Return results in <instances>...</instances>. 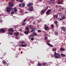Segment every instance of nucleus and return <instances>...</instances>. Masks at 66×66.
I'll use <instances>...</instances> for the list:
<instances>
[{
	"label": "nucleus",
	"mask_w": 66,
	"mask_h": 66,
	"mask_svg": "<svg viewBox=\"0 0 66 66\" xmlns=\"http://www.w3.org/2000/svg\"><path fill=\"white\" fill-rule=\"evenodd\" d=\"M54 55H55V57L56 59L57 58L59 59V58H60V57H61V55H60V54L59 53H54Z\"/></svg>",
	"instance_id": "obj_1"
},
{
	"label": "nucleus",
	"mask_w": 66,
	"mask_h": 66,
	"mask_svg": "<svg viewBox=\"0 0 66 66\" xmlns=\"http://www.w3.org/2000/svg\"><path fill=\"white\" fill-rule=\"evenodd\" d=\"M14 11H12L11 12V14H14V12H15L16 14L17 13V8L16 7H15L14 9Z\"/></svg>",
	"instance_id": "obj_2"
},
{
	"label": "nucleus",
	"mask_w": 66,
	"mask_h": 66,
	"mask_svg": "<svg viewBox=\"0 0 66 66\" xmlns=\"http://www.w3.org/2000/svg\"><path fill=\"white\" fill-rule=\"evenodd\" d=\"M25 6V4L24 3H22L20 4L19 5V6L20 7H24Z\"/></svg>",
	"instance_id": "obj_3"
},
{
	"label": "nucleus",
	"mask_w": 66,
	"mask_h": 66,
	"mask_svg": "<svg viewBox=\"0 0 66 66\" xmlns=\"http://www.w3.org/2000/svg\"><path fill=\"white\" fill-rule=\"evenodd\" d=\"M33 3H30L27 4V7H31L33 6Z\"/></svg>",
	"instance_id": "obj_4"
},
{
	"label": "nucleus",
	"mask_w": 66,
	"mask_h": 66,
	"mask_svg": "<svg viewBox=\"0 0 66 66\" xmlns=\"http://www.w3.org/2000/svg\"><path fill=\"white\" fill-rule=\"evenodd\" d=\"M6 11L7 13H10V11H12V9L9 7H8L7 9H6Z\"/></svg>",
	"instance_id": "obj_5"
},
{
	"label": "nucleus",
	"mask_w": 66,
	"mask_h": 66,
	"mask_svg": "<svg viewBox=\"0 0 66 66\" xmlns=\"http://www.w3.org/2000/svg\"><path fill=\"white\" fill-rule=\"evenodd\" d=\"M51 11H52V9H51L48 10L46 12V15H49L50 12Z\"/></svg>",
	"instance_id": "obj_6"
},
{
	"label": "nucleus",
	"mask_w": 66,
	"mask_h": 66,
	"mask_svg": "<svg viewBox=\"0 0 66 66\" xmlns=\"http://www.w3.org/2000/svg\"><path fill=\"white\" fill-rule=\"evenodd\" d=\"M5 32V29L3 28H1L0 29V33L2 32L3 33H4Z\"/></svg>",
	"instance_id": "obj_7"
},
{
	"label": "nucleus",
	"mask_w": 66,
	"mask_h": 66,
	"mask_svg": "<svg viewBox=\"0 0 66 66\" xmlns=\"http://www.w3.org/2000/svg\"><path fill=\"white\" fill-rule=\"evenodd\" d=\"M34 9V8H33V6H31V7H29V11H33V10Z\"/></svg>",
	"instance_id": "obj_8"
},
{
	"label": "nucleus",
	"mask_w": 66,
	"mask_h": 66,
	"mask_svg": "<svg viewBox=\"0 0 66 66\" xmlns=\"http://www.w3.org/2000/svg\"><path fill=\"white\" fill-rule=\"evenodd\" d=\"M9 6L10 7H12L13 6V5L12 4V3L11 2H10L9 3Z\"/></svg>",
	"instance_id": "obj_9"
},
{
	"label": "nucleus",
	"mask_w": 66,
	"mask_h": 66,
	"mask_svg": "<svg viewBox=\"0 0 66 66\" xmlns=\"http://www.w3.org/2000/svg\"><path fill=\"white\" fill-rule=\"evenodd\" d=\"M30 32V31H24V33L25 34H26L27 35H28V34H29V32Z\"/></svg>",
	"instance_id": "obj_10"
},
{
	"label": "nucleus",
	"mask_w": 66,
	"mask_h": 66,
	"mask_svg": "<svg viewBox=\"0 0 66 66\" xmlns=\"http://www.w3.org/2000/svg\"><path fill=\"white\" fill-rule=\"evenodd\" d=\"M61 29L62 31H63L64 32H66V30L65 29V28L64 27H62L61 28Z\"/></svg>",
	"instance_id": "obj_11"
},
{
	"label": "nucleus",
	"mask_w": 66,
	"mask_h": 66,
	"mask_svg": "<svg viewBox=\"0 0 66 66\" xmlns=\"http://www.w3.org/2000/svg\"><path fill=\"white\" fill-rule=\"evenodd\" d=\"M8 31H9V32H14V30L12 28H10L8 30Z\"/></svg>",
	"instance_id": "obj_12"
},
{
	"label": "nucleus",
	"mask_w": 66,
	"mask_h": 66,
	"mask_svg": "<svg viewBox=\"0 0 66 66\" xmlns=\"http://www.w3.org/2000/svg\"><path fill=\"white\" fill-rule=\"evenodd\" d=\"M49 28L48 27H45L44 28L45 29V30H46V31H48V30H49Z\"/></svg>",
	"instance_id": "obj_13"
},
{
	"label": "nucleus",
	"mask_w": 66,
	"mask_h": 66,
	"mask_svg": "<svg viewBox=\"0 0 66 66\" xmlns=\"http://www.w3.org/2000/svg\"><path fill=\"white\" fill-rule=\"evenodd\" d=\"M26 30H27V31H28V32H30V30L29 29V27H26Z\"/></svg>",
	"instance_id": "obj_14"
},
{
	"label": "nucleus",
	"mask_w": 66,
	"mask_h": 66,
	"mask_svg": "<svg viewBox=\"0 0 66 66\" xmlns=\"http://www.w3.org/2000/svg\"><path fill=\"white\" fill-rule=\"evenodd\" d=\"M28 37L29 38H30L31 37H34V35L33 34H31L30 35V36H29Z\"/></svg>",
	"instance_id": "obj_15"
},
{
	"label": "nucleus",
	"mask_w": 66,
	"mask_h": 66,
	"mask_svg": "<svg viewBox=\"0 0 66 66\" xmlns=\"http://www.w3.org/2000/svg\"><path fill=\"white\" fill-rule=\"evenodd\" d=\"M46 11V9H44L42 11V14H44L45 13Z\"/></svg>",
	"instance_id": "obj_16"
},
{
	"label": "nucleus",
	"mask_w": 66,
	"mask_h": 66,
	"mask_svg": "<svg viewBox=\"0 0 66 66\" xmlns=\"http://www.w3.org/2000/svg\"><path fill=\"white\" fill-rule=\"evenodd\" d=\"M34 18L35 17L34 16H32L30 17V18L28 20V21H29L30 19H33V18Z\"/></svg>",
	"instance_id": "obj_17"
},
{
	"label": "nucleus",
	"mask_w": 66,
	"mask_h": 66,
	"mask_svg": "<svg viewBox=\"0 0 66 66\" xmlns=\"http://www.w3.org/2000/svg\"><path fill=\"white\" fill-rule=\"evenodd\" d=\"M61 56H62V57H65L66 55L63 54L61 53Z\"/></svg>",
	"instance_id": "obj_18"
},
{
	"label": "nucleus",
	"mask_w": 66,
	"mask_h": 66,
	"mask_svg": "<svg viewBox=\"0 0 66 66\" xmlns=\"http://www.w3.org/2000/svg\"><path fill=\"white\" fill-rule=\"evenodd\" d=\"M26 43L24 41H23L21 42V44H26Z\"/></svg>",
	"instance_id": "obj_19"
},
{
	"label": "nucleus",
	"mask_w": 66,
	"mask_h": 66,
	"mask_svg": "<svg viewBox=\"0 0 66 66\" xmlns=\"http://www.w3.org/2000/svg\"><path fill=\"white\" fill-rule=\"evenodd\" d=\"M19 35V33L18 32H16L15 34V35H16V36H18V35Z\"/></svg>",
	"instance_id": "obj_20"
},
{
	"label": "nucleus",
	"mask_w": 66,
	"mask_h": 66,
	"mask_svg": "<svg viewBox=\"0 0 66 66\" xmlns=\"http://www.w3.org/2000/svg\"><path fill=\"white\" fill-rule=\"evenodd\" d=\"M34 31H35V30L34 29H32V30L31 31H30V32H34Z\"/></svg>",
	"instance_id": "obj_21"
},
{
	"label": "nucleus",
	"mask_w": 66,
	"mask_h": 66,
	"mask_svg": "<svg viewBox=\"0 0 66 66\" xmlns=\"http://www.w3.org/2000/svg\"><path fill=\"white\" fill-rule=\"evenodd\" d=\"M22 46L23 47H27V45L26 44H25L24 45L23 44Z\"/></svg>",
	"instance_id": "obj_22"
},
{
	"label": "nucleus",
	"mask_w": 66,
	"mask_h": 66,
	"mask_svg": "<svg viewBox=\"0 0 66 66\" xmlns=\"http://www.w3.org/2000/svg\"><path fill=\"white\" fill-rule=\"evenodd\" d=\"M8 34L9 35H13V34L12 32H9L8 33Z\"/></svg>",
	"instance_id": "obj_23"
},
{
	"label": "nucleus",
	"mask_w": 66,
	"mask_h": 66,
	"mask_svg": "<svg viewBox=\"0 0 66 66\" xmlns=\"http://www.w3.org/2000/svg\"><path fill=\"white\" fill-rule=\"evenodd\" d=\"M57 3L58 4H62V2H58Z\"/></svg>",
	"instance_id": "obj_24"
},
{
	"label": "nucleus",
	"mask_w": 66,
	"mask_h": 66,
	"mask_svg": "<svg viewBox=\"0 0 66 66\" xmlns=\"http://www.w3.org/2000/svg\"><path fill=\"white\" fill-rule=\"evenodd\" d=\"M54 23L55 24H56V26H57V21H55L54 22Z\"/></svg>",
	"instance_id": "obj_25"
},
{
	"label": "nucleus",
	"mask_w": 66,
	"mask_h": 66,
	"mask_svg": "<svg viewBox=\"0 0 66 66\" xmlns=\"http://www.w3.org/2000/svg\"><path fill=\"white\" fill-rule=\"evenodd\" d=\"M53 51H56V48H54L53 49Z\"/></svg>",
	"instance_id": "obj_26"
},
{
	"label": "nucleus",
	"mask_w": 66,
	"mask_h": 66,
	"mask_svg": "<svg viewBox=\"0 0 66 66\" xmlns=\"http://www.w3.org/2000/svg\"><path fill=\"white\" fill-rule=\"evenodd\" d=\"M33 34L34 35H37V34H36V32H34L33 33Z\"/></svg>",
	"instance_id": "obj_27"
},
{
	"label": "nucleus",
	"mask_w": 66,
	"mask_h": 66,
	"mask_svg": "<svg viewBox=\"0 0 66 66\" xmlns=\"http://www.w3.org/2000/svg\"><path fill=\"white\" fill-rule=\"evenodd\" d=\"M55 34V35H57V32L56 31H55L54 32Z\"/></svg>",
	"instance_id": "obj_28"
},
{
	"label": "nucleus",
	"mask_w": 66,
	"mask_h": 66,
	"mask_svg": "<svg viewBox=\"0 0 66 66\" xmlns=\"http://www.w3.org/2000/svg\"><path fill=\"white\" fill-rule=\"evenodd\" d=\"M25 24H25V23H22V26H25Z\"/></svg>",
	"instance_id": "obj_29"
},
{
	"label": "nucleus",
	"mask_w": 66,
	"mask_h": 66,
	"mask_svg": "<svg viewBox=\"0 0 66 66\" xmlns=\"http://www.w3.org/2000/svg\"><path fill=\"white\" fill-rule=\"evenodd\" d=\"M60 51H64V48H61Z\"/></svg>",
	"instance_id": "obj_30"
},
{
	"label": "nucleus",
	"mask_w": 66,
	"mask_h": 66,
	"mask_svg": "<svg viewBox=\"0 0 66 66\" xmlns=\"http://www.w3.org/2000/svg\"><path fill=\"white\" fill-rule=\"evenodd\" d=\"M29 29H30L31 30H32L33 29V27H29Z\"/></svg>",
	"instance_id": "obj_31"
},
{
	"label": "nucleus",
	"mask_w": 66,
	"mask_h": 66,
	"mask_svg": "<svg viewBox=\"0 0 66 66\" xmlns=\"http://www.w3.org/2000/svg\"><path fill=\"white\" fill-rule=\"evenodd\" d=\"M62 19H61L60 18H58V20L59 21H60V20H62Z\"/></svg>",
	"instance_id": "obj_32"
},
{
	"label": "nucleus",
	"mask_w": 66,
	"mask_h": 66,
	"mask_svg": "<svg viewBox=\"0 0 66 66\" xmlns=\"http://www.w3.org/2000/svg\"><path fill=\"white\" fill-rule=\"evenodd\" d=\"M31 40H32V41H33V40H34V39L33 38H32L31 39Z\"/></svg>",
	"instance_id": "obj_33"
},
{
	"label": "nucleus",
	"mask_w": 66,
	"mask_h": 66,
	"mask_svg": "<svg viewBox=\"0 0 66 66\" xmlns=\"http://www.w3.org/2000/svg\"><path fill=\"white\" fill-rule=\"evenodd\" d=\"M65 18L64 16V17H61V18H62V20H63V19H65Z\"/></svg>",
	"instance_id": "obj_34"
},
{
	"label": "nucleus",
	"mask_w": 66,
	"mask_h": 66,
	"mask_svg": "<svg viewBox=\"0 0 66 66\" xmlns=\"http://www.w3.org/2000/svg\"><path fill=\"white\" fill-rule=\"evenodd\" d=\"M2 63L3 64H5V61H2Z\"/></svg>",
	"instance_id": "obj_35"
},
{
	"label": "nucleus",
	"mask_w": 66,
	"mask_h": 66,
	"mask_svg": "<svg viewBox=\"0 0 66 66\" xmlns=\"http://www.w3.org/2000/svg\"><path fill=\"white\" fill-rule=\"evenodd\" d=\"M51 27L52 28H54V25L52 24L51 25Z\"/></svg>",
	"instance_id": "obj_36"
},
{
	"label": "nucleus",
	"mask_w": 66,
	"mask_h": 66,
	"mask_svg": "<svg viewBox=\"0 0 66 66\" xmlns=\"http://www.w3.org/2000/svg\"><path fill=\"white\" fill-rule=\"evenodd\" d=\"M27 20V19H25L23 21V22H25V21H26Z\"/></svg>",
	"instance_id": "obj_37"
},
{
	"label": "nucleus",
	"mask_w": 66,
	"mask_h": 66,
	"mask_svg": "<svg viewBox=\"0 0 66 66\" xmlns=\"http://www.w3.org/2000/svg\"><path fill=\"white\" fill-rule=\"evenodd\" d=\"M38 66H41V64L40 63H38Z\"/></svg>",
	"instance_id": "obj_38"
},
{
	"label": "nucleus",
	"mask_w": 66,
	"mask_h": 66,
	"mask_svg": "<svg viewBox=\"0 0 66 66\" xmlns=\"http://www.w3.org/2000/svg\"><path fill=\"white\" fill-rule=\"evenodd\" d=\"M15 38L16 39H19V37H15Z\"/></svg>",
	"instance_id": "obj_39"
},
{
	"label": "nucleus",
	"mask_w": 66,
	"mask_h": 66,
	"mask_svg": "<svg viewBox=\"0 0 66 66\" xmlns=\"http://www.w3.org/2000/svg\"><path fill=\"white\" fill-rule=\"evenodd\" d=\"M20 12H21V13H22L23 12V11L22 10V9H21L20 10Z\"/></svg>",
	"instance_id": "obj_40"
},
{
	"label": "nucleus",
	"mask_w": 66,
	"mask_h": 66,
	"mask_svg": "<svg viewBox=\"0 0 66 66\" xmlns=\"http://www.w3.org/2000/svg\"><path fill=\"white\" fill-rule=\"evenodd\" d=\"M37 32H41V31L40 30H37Z\"/></svg>",
	"instance_id": "obj_41"
},
{
	"label": "nucleus",
	"mask_w": 66,
	"mask_h": 66,
	"mask_svg": "<svg viewBox=\"0 0 66 66\" xmlns=\"http://www.w3.org/2000/svg\"><path fill=\"white\" fill-rule=\"evenodd\" d=\"M45 40H47V39H48V37H45Z\"/></svg>",
	"instance_id": "obj_42"
},
{
	"label": "nucleus",
	"mask_w": 66,
	"mask_h": 66,
	"mask_svg": "<svg viewBox=\"0 0 66 66\" xmlns=\"http://www.w3.org/2000/svg\"><path fill=\"white\" fill-rule=\"evenodd\" d=\"M47 45L49 46H51V44L49 43H48L47 44Z\"/></svg>",
	"instance_id": "obj_43"
},
{
	"label": "nucleus",
	"mask_w": 66,
	"mask_h": 66,
	"mask_svg": "<svg viewBox=\"0 0 66 66\" xmlns=\"http://www.w3.org/2000/svg\"><path fill=\"white\" fill-rule=\"evenodd\" d=\"M61 17H63L64 16V15L63 14H61Z\"/></svg>",
	"instance_id": "obj_44"
},
{
	"label": "nucleus",
	"mask_w": 66,
	"mask_h": 66,
	"mask_svg": "<svg viewBox=\"0 0 66 66\" xmlns=\"http://www.w3.org/2000/svg\"><path fill=\"white\" fill-rule=\"evenodd\" d=\"M56 16V14H55V15H53V16L54 17V18H55V16Z\"/></svg>",
	"instance_id": "obj_45"
},
{
	"label": "nucleus",
	"mask_w": 66,
	"mask_h": 66,
	"mask_svg": "<svg viewBox=\"0 0 66 66\" xmlns=\"http://www.w3.org/2000/svg\"><path fill=\"white\" fill-rule=\"evenodd\" d=\"M43 65H46V63H44L43 64Z\"/></svg>",
	"instance_id": "obj_46"
},
{
	"label": "nucleus",
	"mask_w": 66,
	"mask_h": 66,
	"mask_svg": "<svg viewBox=\"0 0 66 66\" xmlns=\"http://www.w3.org/2000/svg\"><path fill=\"white\" fill-rule=\"evenodd\" d=\"M23 2V1L22 0H21L20 1V2Z\"/></svg>",
	"instance_id": "obj_47"
},
{
	"label": "nucleus",
	"mask_w": 66,
	"mask_h": 66,
	"mask_svg": "<svg viewBox=\"0 0 66 66\" xmlns=\"http://www.w3.org/2000/svg\"><path fill=\"white\" fill-rule=\"evenodd\" d=\"M23 44H20V46H21V47H22V45Z\"/></svg>",
	"instance_id": "obj_48"
},
{
	"label": "nucleus",
	"mask_w": 66,
	"mask_h": 66,
	"mask_svg": "<svg viewBox=\"0 0 66 66\" xmlns=\"http://www.w3.org/2000/svg\"><path fill=\"white\" fill-rule=\"evenodd\" d=\"M51 46V47H53V45H51V46Z\"/></svg>",
	"instance_id": "obj_49"
},
{
	"label": "nucleus",
	"mask_w": 66,
	"mask_h": 66,
	"mask_svg": "<svg viewBox=\"0 0 66 66\" xmlns=\"http://www.w3.org/2000/svg\"><path fill=\"white\" fill-rule=\"evenodd\" d=\"M20 0H16V1L17 2H18V1H19Z\"/></svg>",
	"instance_id": "obj_50"
},
{
	"label": "nucleus",
	"mask_w": 66,
	"mask_h": 66,
	"mask_svg": "<svg viewBox=\"0 0 66 66\" xmlns=\"http://www.w3.org/2000/svg\"><path fill=\"white\" fill-rule=\"evenodd\" d=\"M45 27H47V25H46V24H45Z\"/></svg>",
	"instance_id": "obj_51"
},
{
	"label": "nucleus",
	"mask_w": 66,
	"mask_h": 66,
	"mask_svg": "<svg viewBox=\"0 0 66 66\" xmlns=\"http://www.w3.org/2000/svg\"><path fill=\"white\" fill-rule=\"evenodd\" d=\"M57 17H58V15H57L56 18H57Z\"/></svg>",
	"instance_id": "obj_52"
},
{
	"label": "nucleus",
	"mask_w": 66,
	"mask_h": 66,
	"mask_svg": "<svg viewBox=\"0 0 66 66\" xmlns=\"http://www.w3.org/2000/svg\"><path fill=\"white\" fill-rule=\"evenodd\" d=\"M59 7H61L62 6H61V5H59Z\"/></svg>",
	"instance_id": "obj_53"
},
{
	"label": "nucleus",
	"mask_w": 66,
	"mask_h": 66,
	"mask_svg": "<svg viewBox=\"0 0 66 66\" xmlns=\"http://www.w3.org/2000/svg\"><path fill=\"white\" fill-rule=\"evenodd\" d=\"M22 31V30L21 29L19 30L20 31Z\"/></svg>",
	"instance_id": "obj_54"
},
{
	"label": "nucleus",
	"mask_w": 66,
	"mask_h": 66,
	"mask_svg": "<svg viewBox=\"0 0 66 66\" xmlns=\"http://www.w3.org/2000/svg\"><path fill=\"white\" fill-rule=\"evenodd\" d=\"M2 58H3V57H2V58H1V59L2 60Z\"/></svg>",
	"instance_id": "obj_55"
},
{
	"label": "nucleus",
	"mask_w": 66,
	"mask_h": 66,
	"mask_svg": "<svg viewBox=\"0 0 66 66\" xmlns=\"http://www.w3.org/2000/svg\"><path fill=\"white\" fill-rule=\"evenodd\" d=\"M12 1H15V0H12Z\"/></svg>",
	"instance_id": "obj_56"
},
{
	"label": "nucleus",
	"mask_w": 66,
	"mask_h": 66,
	"mask_svg": "<svg viewBox=\"0 0 66 66\" xmlns=\"http://www.w3.org/2000/svg\"><path fill=\"white\" fill-rule=\"evenodd\" d=\"M54 52V53H56V52Z\"/></svg>",
	"instance_id": "obj_57"
},
{
	"label": "nucleus",
	"mask_w": 66,
	"mask_h": 66,
	"mask_svg": "<svg viewBox=\"0 0 66 66\" xmlns=\"http://www.w3.org/2000/svg\"><path fill=\"white\" fill-rule=\"evenodd\" d=\"M50 0L51 1H53V0Z\"/></svg>",
	"instance_id": "obj_58"
},
{
	"label": "nucleus",
	"mask_w": 66,
	"mask_h": 66,
	"mask_svg": "<svg viewBox=\"0 0 66 66\" xmlns=\"http://www.w3.org/2000/svg\"><path fill=\"white\" fill-rule=\"evenodd\" d=\"M61 9H63V8H61Z\"/></svg>",
	"instance_id": "obj_59"
},
{
	"label": "nucleus",
	"mask_w": 66,
	"mask_h": 66,
	"mask_svg": "<svg viewBox=\"0 0 66 66\" xmlns=\"http://www.w3.org/2000/svg\"><path fill=\"white\" fill-rule=\"evenodd\" d=\"M53 3H54V2Z\"/></svg>",
	"instance_id": "obj_60"
},
{
	"label": "nucleus",
	"mask_w": 66,
	"mask_h": 66,
	"mask_svg": "<svg viewBox=\"0 0 66 66\" xmlns=\"http://www.w3.org/2000/svg\"><path fill=\"white\" fill-rule=\"evenodd\" d=\"M30 22H32L31 21Z\"/></svg>",
	"instance_id": "obj_61"
},
{
	"label": "nucleus",
	"mask_w": 66,
	"mask_h": 66,
	"mask_svg": "<svg viewBox=\"0 0 66 66\" xmlns=\"http://www.w3.org/2000/svg\"><path fill=\"white\" fill-rule=\"evenodd\" d=\"M1 19H2V18H1Z\"/></svg>",
	"instance_id": "obj_62"
}]
</instances>
